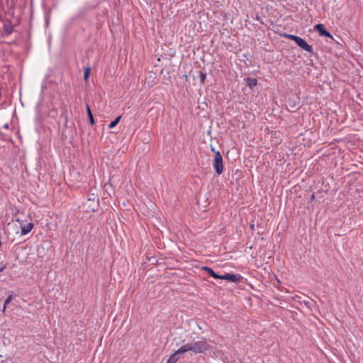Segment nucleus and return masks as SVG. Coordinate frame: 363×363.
Returning <instances> with one entry per match:
<instances>
[{"mask_svg": "<svg viewBox=\"0 0 363 363\" xmlns=\"http://www.w3.org/2000/svg\"><path fill=\"white\" fill-rule=\"evenodd\" d=\"M219 279L227 280L233 283H237L241 279V276L239 274L226 273L224 275H220Z\"/></svg>", "mask_w": 363, "mask_h": 363, "instance_id": "nucleus-3", "label": "nucleus"}, {"mask_svg": "<svg viewBox=\"0 0 363 363\" xmlns=\"http://www.w3.org/2000/svg\"><path fill=\"white\" fill-rule=\"evenodd\" d=\"M296 43L303 50H306L310 53H313V48L311 45H308L305 40L303 38L298 37L296 40Z\"/></svg>", "mask_w": 363, "mask_h": 363, "instance_id": "nucleus-4", "label": "nucleus"}, {"mask_svg": "<svg viewBox=\"0 0 363 363\" xmlns=\"http://www.w3.org/2000/svg\"><path fill=\"white\" fill-rule=\"evenodd\" d=\"M184 353L188 351H192L194 353H201L208 349L207 342H193L188 343L184 346L182 347Z\"/></svg>", "mask_w": 363, "mask_h": 363, "instance_id": "nucleus-1", "label": "nucleus"}, {"mask_svg": "<svg viewBox=\"0 0 363 363\" xmlns=\"http://www.w3.org/2000/svg\"><path fill=\"white\" fill-rule=\"evenodd\" d=\"M121 118V116H118L113 121H112L109 124L108 128H113V127H115L118 123V122L120 121Z\"/></svg>", "mask_w": 363, "mask_h": 363, "instance_id": "nucleus-12", "label": "nucleus"}, {"mask_svg": "<svg viewBox=\"0 0 363 363\" xmlns=\"http://www.w3.org/2000/svg\"><path fill=\"white\" fill-rule=\"evenodd\" d=\"M250 228H251V230H254V228H255V225H254V224H251V225H250Z\"/></svg>", "mask_w": 363, "mask_h": 363, "instance_id": "nucleus-19", "label": "nucleus"}, {"mask_svg": "<svg viewBox=\"0 0 363 363\" xmlns=\"http://www.w3.org/2000/svg\"><path fill=\"white\" fill-rule=\"evenodd\" d=\"M96 199L98 201V199L96 198V196H94V194H92V197L89 198V201H95Z\"/></svg>", "mask_w": 363, "mask_h": 363, "instance_id": "nucleus-17", "label": "nucleus"}, {"mask_svg": "<svg viewBox=\"0 0 363 363\" xmlns=\"http://www.w3.org/2000/svg\"><path fill=\"white\" fill-rule=\"evenodd\" d=\"M183 77L186 81H188V76L186 74H184Z\"/></svg>", "mask_w": 363, "mask_h": 363, "instance_id": "nucleus-18", "label": "nucleus"}, {"mask_svg": "<svg viewBox=\"0 0 363 363\" xmlns=\"http://www.w3.org/2000/svg\"><path fill=\"white\" fill-rule=\"evenodd\" d=\"M151 77H151V76H150V77H149V78H148V79H146V80H145V84H147V86H148L149 87H152V85H153V84H154V83H153V79H152V80H150Z\"/></svg>", "mask_w": 363, "mask_h": 363, "instance_id": "nucleus-16", "label": "nucleus"}, {"mask_svg": "<svg viewBox=\"0 0 363 363\" xmlns=\"http://www.w3.org/2000/svg\"><path fill=\"white\" fill-rule=\"evenodd\" d=\"M16 221L21 225V233L23 235L28 234L33 228V224L32 223L24 224L23 220H21L20 218H17Z\"/></svg>", "mask_w": 363, "mask_h": 363, "instance_id": "nucleus-5", "label": "nucleus"}, {"mask_svg": "<svg viewBox=\"0 0 363 363\" xmlns=\"http://www.w3.org/2000/svg\"><path fill=\"white\" fill-rule=\"evenodd\" d=\"M211 150H212L213 152H215V150H214L213 147H211Z\"/></svg>", "mask_w": 363, "mask_h": 363, "instance_id": "nucleus-22", "label": "nucleus"}, {"mask_svg": "<svg viewBox=\"0 0 363 363\" xmlns=\"http://www.w3.org/2000/svg\"><path fill=\"white\" fill-rule=\"evenodd\" d=\"M315 30H316L320 35L326 36L330 38H333L331 34L325 29L323 24H316L315 26Z\"/></svg>", "mask_w": 363, "mask_h": 363, "instance_id": "nucleus-6", "label": "nucleus"}, {"mask_svg": "<svg viewBox=\"0 0 363 363\" xmlns=\"http://www.w3.org/2000/svg\"><path fill=\"white\" fill-rule=\"evenodd\" d=\"M198 77L201 83H203L206 79V74L201 71H198Z\"/></svg>", "mask_w": 363, "mask_h": 363, "instance_id": "nucleus-11", "label": "nucleus"}, {"mask_svg": "<svg viewBox=\"0 0 363 363\" xmlns=\"http://www.w3.org/2000/svg\"><path fill=\"white\" fill-rule=\"evenodd\" d=\"M201 269L208 272L211 277H213L215 279H219L220 275L217 274L211 268L208 267L203 266L201 267Z\"/></svg>", "mask_w": 363, "mask_h": 363, "instance_id": "nucleus-8", "label": "nucleus"}, {"mask_svg": "<svg viewBox=\"0 0 363 363\" xmlns=\"http://www.w3.org/2000/svg\"><path fill=\"white\" fill-rule=\"evenodd\" d=\"M213 167L218 174H221L223 171V157L219 152H215Z\"/></svg>", "mask_w": 363, "mask_h": 363, "instance_id": "nucleus-2", "label": "nucleus"}, {"mask_svg": "<svg viewBox=\"0 0 363 363\" xmlns=\"http://www.w3.org/2000/svg\"><path fill=\"white\" fill-rule=\"evenodd\" d=\"M182 351V347L179 348L178 350H177L176 352H174V354H172L169 357V359H167V362L166 363H177V362L178 361V359L180 358V355L184 354V352H181Z\"/></svg>", "mask_w": 363, "mask_h": 363, "instance_id": "nucleus-7", "label": "nucleus"}, {"mask_svg": "<svg viewBox=\"0 0 363 363\" xmlns=\"http://www.w3.org/2000/svg\"><path fill=\"white\" fill-rule=\"evenodd\" d=\"M13 299V296L12 295H9L7 298L6 299L5 302H4V309L3 311H4L6 307V305L9 304Z\"/></svg>", "mask_w": 363, "mask_h": 363, "instance_id": "nucleus-14", "label": "nucleus"}, {"mask_svg": "<svg viewBox=\"0 0 363 363\" xmlns=\"http://www.w3.org/2000/svg\"><path fill=\"white\" fill-rule=\"evenodd\" d=\"M86 111H87V114H88V116H89V119L90 123L91 125H94V119L92 113L91 111V109L89 108V106L88 104H86Z\"/></svg>", "mask_w": 363, "mask_h": 363, "instance_id": "nucleus-10", "label": "nucleus"}, {"mask_svg": "<svg viewBox=\"0 0 363 363\" xmlns=\"http://www.w3.org/2000/svg\"><path fill=\"white\" fill-rule=\"evenodd\" d=\"M4 270V267H1L0 268V272H2Z\"/></svg>", "mask_w": 363, "mask_h": 363, "instance_id": "nucleus-21", "label": "nucleus"}, {"mask_svg": "<svg viewBox=\"0 0 363 363\" xmlns=\"http://www.w3.org/2000/svg\"><path fill=\"white\" fill-rule=\"evenodd\" d=\"M246 81L247 82V86H250V88H252L257 84V80L254 78H247Z\"/></svg>", "mask_w": 363, "mask_h": 363, "instance_id": "nucleus-9", "label": "nucleus"}, {"mask_svg": "<svg viewBox=\"0 0 363 363\" xmlns=\"http://www.w3.org/2000/svg\"><path fill=\"white\" fill-rule=\"evenodd\" d=\"M154 206H155V204H154L152 202H151V201H150V207H151V208H153V207H154Z\"/></svg>", "mask_w": 363, "mask_h": 363, "instance_id": "nucleus-20", "label": "nucleus"}, {"mask_svg": "<svg viewBox=\"0 0 363 363\" xmlns=\"http://www.w3.org/2000/svg\"><path fill=\"white\" fill-rule=\"evenodd\" d=\"M90 71H91V67H86L84 69V80H88V78L89 77V73H90Z\"/></svg>", "mask_w": 363, "mask_h": 363, "instance_id": "nucleus-13", "label": "nucleus"}, {"mask_svg": "<svg viewBox=\"0 0 363 363\" xmlns=\"http://www.w3.org/2000/svg\"><path fill=\"white\" fill-rule=\"evenodd\" d=\"M285 37L296 42L298 36L291 34H285Z\"/></svg>", "mask_w": 363, "mask_h": 363, "instance_id": "nucleus-15", "label": "nucleus"}]
</instances>
